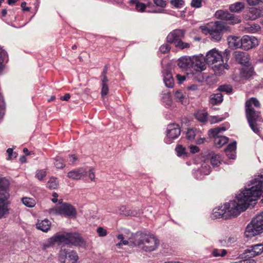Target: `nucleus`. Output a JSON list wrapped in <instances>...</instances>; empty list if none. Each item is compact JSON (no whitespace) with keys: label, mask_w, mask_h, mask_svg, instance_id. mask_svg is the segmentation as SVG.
Listing matches in <instances>:
<instances>
[{"label":"nucleus","mask_w":263,"mask_h":263,"mask_svg":"<svg viewBox=\"0 0 263 263\" xmlns=\"http://www.w3.org/2000/svg\"><path fill=\"white\" fill-rule=\"evenodd\" d=\"M263 192V179L256 178L252 183V186L246 189L236 197V199L224 203L228 215L230 218L238 216L245 211L250 205L255 204V201Z\"/></svg>","instance_id":"obj_1"},{"label":"nucleus","mask_w":263,"mask_h":263,"mask_svg":"<svg viewBox=\"0 0 263 263\" xmlns=\"http://www.w3.org/2000/svg\"><path fill=\"white\" fill-rule=\"evenodd\" d=\"M259 108L260 104L256 98H251L246 101L245 103V112L247 121L251 129L256 134L259 135L261 127L260 123L263 122L260 111L255 110L253 107Z\"/></svg>","instance_id":"obj_2"},{"label":"nucleus","mask_w":263,"mask_h":263,"mask_svg":"<svg viewBox=\"0 0 263 263\" xmlns=\"http://www.w3.org/2000/svg\"><path fill=\"white\" fill-rule=\"evenodd\" d=\"M134 246H138L139 249L145 252H151L156 249L159 241L153 235L144 234L141 232L137 233L133 241Z\"/></svg>","instance_id":"obj_3"},{"label":"nucleus","mask_w":263,"mask_h":263,"mask_svg":"<svg viewBox=\"0 0 263 263\" xmlns=\"http://www.w3.org/2000/svg\"><path fill=\"white\" fill-rule=\"evenodd\" d=\"M9 181L5 177H0V219L6 217L9 214Z\"/></svg>","instance_id":"obj_4"},{"label":"nucleus","mask_w":263,"mask_h":263,"mask_svg":"<svg viewBox=\"0 0 263 263\" xmlns=\"http://www.w3.org/2000/svg\"><path fill=\"white\" fill-rule=\"evenodd\" d=\"M202 32L205 35L210 34L212 40L219 41L221 39L224 31H230V27L226 26L221 21H216L208 24L206 26H201Z\"/></svg>","instance_id":"obj_5"},{"label":"nucleus","mask_w":263,"mask_h":263,"mask_svg":"<svg viewBox=\"0 0 263 263\" xmlns=\"http://www.w3.org/2000/svg\"><path fill=\"white\" fill-rule=\"evenodd\" d=\"M205 61L209 65H213L218 62V64H215L212 68L214 71L218 74L222 73V71L225 69L229 68L227 64H223V61L222 60V55L215 49H212L209 51L205 57Z\"/></svg>","instance_id":"obj_6"},{"label":"nucleus","mask_w":263,"mask_h":263,"mask_svg":"<svg viewBox=\"0 0 263 263\" xmlns=\"http://www.w3.org/2000/svg\"><path fill=\"white\" fill-rule=\"evenodd\" d=\"M263 232V211L254 217L247 226L245 234L251 237Z\"/></svg>","instance_id":"obj_7"},{"label":"nucleus","mask_w":263,"mask_h":263,"mask_svg":"<svg viewBox=\"0 0 263 263\" xmlns=\"http://www.w3.org/2000/svg\"><path fill=\"white\" fill-rule=\"evenodd\" d=\"M226 130L225 127H218L211 128L209 130V136L213 138L214 144L217 147H221L224 144L228 143L229 141L228 137L219 135L220 133Z\"/></svg>","instance_id":"obj_8"},{"label":"nucleus","mask_w":263,"mask_h":263,"mask_svg":"<svg viewBox=\"0 0 263 263\" xmlns=\"http://www.w3.org/2000/svg\"><path fill=\"white\" fill-rule=\"evenodd\" d=\"M79 259L76 252L62 249L59 253L60 263H77Z\"/></svg>","instance_id":"obj_9"},{"label":"nucleus","mask_w":263,"mask_h":263,"mask_svg":"<svg viewBox=\"0 0 263 263\" xmlns=\"http://www.w3.org/2000/svg\"><path fill=\"white\" fill-rule=\"evenodd\" d=\"M215 16L217 18L226 21L230 24L233 25L241 22L239 16L222 10L217 11L215 13Z\"/></svg>","instance_id":"obj_10"},{"label":"nucleus","mask_w":263,"mask_h":263,"mask_svg":"<svg viewBox=\"0 0 263 263\" xmlns=\"http://www.w3.org/2000/svg\"><path fill=\"white\" fill-rule=\"evenodd\" d=\"M57 211L58 213L63 214L69 218H75L77 216L76 209L71 204L67 203H64L59 206Z\"/></svg>","instance_id":"obj_11"},{"label":"nucleus","mask_w":263,"mask_h":263,"mask_svg":"<svg viewBox=\"0 0 263 263\" xmlns=\"http://www.w3.org/2000/svg\"><path fill=\"white\" fill-rule=\"evenodd\" d=\"M185 31L182 29H175L171 32L166 37L167 43L176 44L184 37Z\"/></svg>","instance_id":"obj_12"},{"label":"nucleus","mask_w":263,"mask_h":263,"mask_svg":"<svg viewBox=\"0 0 263 263\" xmlns=\"http://www.w3.org/2000/svg\"><path fill=\"white\" fill-rule=\"evenodd\" d=\"M258 45V40L253 36L244 35L241 38V48L248 50Z\"/></svg>","instance_id":"obj_13"},{"label":"nucleus","mask_w":263,"mask_h":263,"mask_svg":"<svg viewBox=\"0 0 263 263\" xmlns=\"http://www.w3.org/2000/svg\"><path fill=\"white\" fill-rule=\"evenodd\" d=\"M262 12L260 8L251 7L245 11L243 17L246 20L254 21L260 17Z\"/></svg>","instance_id":"obj_14"},{"label":"nucleus","mask_w":263,"mask_h":263,"mask_svg":"<svg viewBox=\"0 0 263 263\" xmlns=\"http://www.w3.org/2000/svg\"><path fill=\"white\" fill-rule=\"evenodd\" d=\"M181 129L178 124H170L167 127V137L170 139H176L180 135Z\"/></svg>","instance_id":"obj_15"},{"label":"nucleus","mask_w":263,"mask_h":263,"mask_svg":"<svg viewBox=\"0 0 263 263\" xmlns=\"http://www.w3.org/2000/svg\"><path fill=\"white\" fill-rule=\"evenodd\" d=\"M68 244L76 246H83L85 241L81 235L78 233H69Z\"/></svg>","instance_id":"obj_16"},{"label":"nucleus","mask_w":263,"mask_h":263,"mask_svg":"<svg viewBox=\"0 0 263 263\" xmlns=\"http://www.w3.org/2000/svg\"><path fill=\"white\" fill-rule=\"evenodd\" d=\"M212 218L213 219L222 218L225 219L230 218V216L228 215L227 209L224 208V204L213 210Z\"/></svg>","instance_id":"obj_17"},{"label":"nucleus","mask_w":263,"mask_h":263,"mask_svg":"<svg viewBox=\"0 0 263 263\" xmlns=\"http://www.w3.org/2000/svg\"><path fill=\"white\" fill-rule=\"evenodd\" d=\"M263 251V243L251 246L244 251V254H248L251 257H254L261 254Z\"/></svg>","instance_id":"obj_18"},{"label":"nucleus","mask_w":263,"mask_h":263,"mask_svg":"<svg viewBox=\"0 0 263 263\" xmlns=\"http://www.w3.org/2000/svg\"><path fill=\"white\" fill-rule=\"evenodd\" d=\"M87 172L83 168H79L74 170L68 173L67 177L72 180H80L84 176H86Z\"/></svg>","instance_id":"obj_19"},{"label":"nucleus","mask_w":263,"mask_h":263,"mask_svg":"<svg viewBox=\"0 0 263 263\" xmlns=\"http://www.w3.org/2000/svg\"><path fill=\"white\" fill-rule=\"evenodd\" d=\"M234 57L239 63L241 64H247L249 61V55L245 52L236 51L234 53Z\"/></svg>","instance_id":"obj_20"},{"label":"nucleus","mask_w":263,"mask_h":263,"mask_svg":"<svg viewBox=\"0 0 263 263\" xmlns=\"http://www.w3.org/2000/svg\"><path fill=\"white\" fill-rule=\"evenodd\" d=\"M163 80L165 86L169 88H172L174 84V79L171 71L165 69L163 71Z\"/></svg>","instance_id":"obj_21"},{"label":"nucleus","mask_w":263,"mask_h":263,"mask_svg":"<svg viewBox=\"0 0 263 263\" xmlns=\"http://www.w3.org/2000/svg\"><path fill=\"white\" fill-rule=\"evenodd\" d=\"M236 142L229 144L225 149V153L229 159H234L236 157Z\"/></svg>","instance_id":"obj_22"},{"label":"nucleus","mask_w":263,"mask_h":263,"mask_svg":"<svg viewBox=\"0 0 263 263\" xmlns=\"http://www.w3.org/2000/svg\"><path fill=\"white\" fill-rule=\"evenodd\" d=\"M228 44L230 47L234 48H241V39L237 36H230L228 38Z\"/></svg>","instance_id":"obj_23"},{"label":"nucleus","mask_w":263,"mask_h":263,"mask_svg":"<svg viewBox=\"0 0 263 263\" xmlns=\"http://www.w3.org/2000/svg\"><path fill=\"white\" fill-rule=\"evenodd\" d=\"M36 228L44 232H47L50 229L51 222L48 219H44L41 221H38L36 224Z\"/></svg>","instance_id":"obj_24"},{"label":"nucleus","mask_w":263,"mask_h":263,"mask_svg":"<svg viewBox=\"0 0 263 263\" xmlns=\"http://www.w3.org/2000/svg\"><path fill=\"white\" fill-rule=\"evenodd\" d=\"M245 8V4L243 2H236L229 6V10L231 12L239 13Z\"/></svg>","instance_id":"obj_25"},{"label":"nucleus","mask_w":263,"mask_h":263,"mask_svg":"<svg viewBox=\"0 0 263 263\" xmlns=\"http://www.w3.org/2000/svg\"><path fill=\"white\" fill-rule=\"evenodd\" d=\"M54 243L59 242L65 244H68L69 233L66 234H56L52 237Z\"/></svg>","instance_id":"obj_26"},{"label":"nucleus","mask_w":263,"mask_h":263,"mask_svg":"<svg viewBox=\"0 0 263 263\" xmlns=\"http://www.w3.org/2000/svg\"><path fill=\"white\" fill-rule=\"evenodd\" d=\"M223 101V96L219 92L213 94L210 97V103L212 105H217L221 103Z\"/></svg>","instance_id":"obj_27"},{"label":"nucleus","mask_w":263,"mask_h":263,"mask_svg":"<svg viewBox=\"0 0 263 263\" xmlns=\"http://www.w3.org/2000/svg\"><path fill=\"white\" fill-rule=\"evenodd\" d=\"M254 74V70L252 67H247L243 68L240 72L241 78L245 79H249Z\"/></svg>","instance_id":"obj_28"},{"label":"nucleus","mask_w":263,"mask_h":263,"mask_svg":"<svg viewBox=\"0 0 263 263\" xmlns=\"http://www.w3.org/2000/svg\"><path fill=\"white\" fill-rule=\"evenodd\" d=\"M178 65L181 68L186 69L190 66V60L187 58H181L178 61Z\"/></svg>","instance_id":"obj_29"},{"label":"nucleus","mask_w":263,"mask_h":263,"mask_svg":"<svg viewBox=\"0 0 263 263\" xmlns=\"http://www.w3.org/2000/svg\"><path fill=\"white\" fill-rule=\"evenodd\" d=\"M253 257L250 256L248 254H244V252L241 255V258L243 259L239 260L238 263H256L255 260L253 259Z\"/></svg>","instance_id":"obj_30"},{"label":"nucleus","mask_w":263,"mask_h":263,"mask_svg":"<svg viewBox=\"0 0 263 263\" xmlns=\"http://www.w3.org/2000/svg\"><path fill=\"white\" fill-rule=\"evenodd\" d=\"M211 163L213 166H218L221 163V157L218 154H213L211 158Z\"/></svg>","instance_id":"obj_31"},{"label":"nucleus","mask_w":263,"mask_h":263,"mask_svg":"<svg viewBox=\"0 0 263 263\" xmlns=\"http://www.w3.org/2000/svg\"><path fill=\"white\" fill-rule=\"evenodd\" d=\"M59 185L57 178L51 177L50 178L47 184V187L50 190L56 189Z\"/></svg>","instance_id":"obj_32"},{"label":"nucleus","mask_w":263,"mask_h":263,"mask_svg":"<svg viewBox=\"0 0 263 263\" xmlns=\"http://www.w3.org/2000/svg\"><path fill=\"white\" fill-rule=\"evenodd\" d=\"M260 29V26L257 24H253L251 25L245 27L246 31L249 33H255L259 31Z\"/></svg>","instance_id":"obj_33"},{"label":"nucleus","mask_w":263,"mask_h":263,"mask_svg":"<svg viewBox=\"0 0 263 263\" xmlns=\"http://www.w3.org/2000/svg\"><path fill=\"white\" fill-rule=\"evenodd\" d=\"M23 203L30 208L33 207L35 205V200L31 198L24 197L22 199Z\"/></svg>","instance_id":"obj_34"},{"label":"nucleus","mask_w":263,"mask_h":263,"mask_svg":"<svg viewBox=\"0 0 263 263\" xmlns=\"http://www.w3.org/2000/svg\"><path fill=\"white\" fill-rule=\"evenodd\" d=\"M227 254V251L224 249H215L212 252V254L214 257H223Z\"/></svg>","instance_id":"obj_35"},{"label":"nucleus","mask_w":263,"mask_h":263,"mask_svg":"<svg viewBox=\"0 0 263 263\" xmlns=\"http://www.w3.org/2000/svg\"><path fill=\"white\" fill-rule=\"evenodd\" d=\"M174 45L177 48L183 50L186 48H189L190 47L191 44L189 43L183 42L181 40L180 41L177 42Z\"/></svg>","instance_id":"obj_36"},{"label":"nucleus","mask_w":263,"mask_h":263,"mask_svg":"<svg viewBox=\"0 0 263 263\" xmlns=\"http://www.w3.org/2000/svg\"><path fill=\"white\" fill-rule=\"evenodd\" d=\"M175 151L178 156H186V149L185 147L181 145H177L176 147Z\"/></svg>","instance_id":"obj_37"},{"label":"nucleus","mask_w":263,"mask_h":263,"mask_svg":"<svg viewBox=\"0 0 263 263\" xmlns=\"http://www.w3.org/2000/svg\"><path fill=\"white\" fill-rule=\"evenodd\" d=\"M218 89L220 92H226L227 93L232 92L233 90L232 86L228 85L220 86Z\"/></svg>","instance_id":"obj_38"},{"label":"nucleus","mask_w":263,"mask_h":263,"mask_svg":"<svg viewBox=\"0 0 263 263\" xmlns=\"http://www.w3.org/2000/svg\"><path fill=\"white\" fill-rule=\"evenodd\" d=\"M54 244V242L53 240V238H52V237L50 238L47 242L43 243L42 245V249L43 250H45L46 249L49 248L52 246Z\"/></svg>","instance_id":"obj_39"},{"label":"nucleus","mask_w":263,"mask_h":263,"mask_svg":"<svg viewBox=\"0 0 263 263\" xmlns=\"http://www.w3.org/2000/svg\"><path fill=\"white\" fill-rule=\"evenodd\" d=\"M54 165L58 168H63L65 167V165L64 163V160L61 158H57L54 162Z\"/></svg>","instance_id":"obj_40"},{"label":"nucleus","mask_w":263,"mask_h":263,"mask_svg":"<svg viewBox=\"0 0 263 263\" xmlns=\"http://www.w3.org/2000/svg\"><path fill=\"white\" fill-rule=\"evenodd\" d=\"M117 238L119 240H120V242H118L117 244V246L119 248H120L122 245H127L128 244V241L127 240L124 239V236L122 234H119L117 236Z\"/></svg>","instance_id":"obj_41"},{"label":"nucleus","mask_w":263,"mask_h":263,"mask_svg":"<svg viewBox=\"0 0 263 263\" xmlns=\"http://www.w3.org/2000/svg\"><path fill=\"white\" fill-rule=\"evenodd\" d=\"M196 136L195 130L193 129H188L186 133V138L189 140H192Z\"/></svg>","instance_id":"obj_42"},{"label":"nucleus","mask_w":263,"mask_h":263,"mask_svg":"<svg viewBox=\"0 0 263 263\" xmlns=\"http://www.w3.org/2000/svg\"><path fill=\"white\" fill-rule=\"evenodd\" d=\"M203 0H192L191 6L195 8H199L202 7Z\"/></svg>","instance_id":"obj_43"},{"label":"nucleus","mask_w":263,"mask_h":263,"mask_svg":"<svg viewBox=\"0 0 263 263\" xmlns=\"http://www.w3.org/2000/svg\"><path fill=\"white\" fill-rule=\"evenodd\" d=\"M171 49V46L168 44H164L160 47L159 50L162 53H167Z\"/></svg>","instance_id":"obj_44"},{"label":"nucleus","mask_w":263,"mask_h":263,"mask_svg":"<svg viewBox=\"0 0 263 263\" xmlns=\"http://www.w3.org/2000/svg\"><path fill=\"white\" fill-rule=\"evenodd\" d=\"M141 211L139 209H133L129 210V216L138 217L140 215Z\"/></svg>","instance_id":"obj_45"},{"label":"nucleus","mask_w":263,"mask_h":263,"mask_svg":"<svg viewBox=\"0 0 263 263\" xmlns=\"http://www.w3.org/2000/svg\"><path fill=\"white\" fill-rule=\"evenodd\" d=\"M146 8V5H145L144 3L139 2L136 4V9L139 12H144Z\"/></svg>","instance_id":"obj_46"},{"label":"nucleus","mask_w":263,"mask_h":263,"mask_svg":"<svg viewBox=\"0 0 263 263\" xmlns=\"http://www.w3.org/2000/svg\"><path fill=\"white\" fill-rule=\"evenodd\" d=\"M46 175V171L43 170L37 171L35 175L36 177L40 180H42Z\"/></svg>","instance_id":"obj_47"},{"label":"nucleus","mask_w":263,"mask_h":263,"mask_svg":"<svg viewBox=\"0 0 263 263\" xmlns=\"http://www.w3.org/2000/svg\"><path fill=\"white\" fill-rule=\"evenodd\" d=\"M7 153L8 155V160H11L13 158H15L17 157V153L16 152H13V149L10 148L7 150Z\"/></svg>","instance_id":"obj_48"},{"label":"nucleus","mask_w":263,"mask_h":263,"mask_svg":"<svg viewBox=\"0 0 263 263\" xmlns=\"http://www.w3.org/2000/svg\"><path fill=\"white\" fill-rule=\"evenodd\" d=\"M129 209L125 206H121L119 209L120 213L125 216H129Z\"/></svg>","instance_id":"obj_49"},{"label":"nucleus","mask_w":263,"mask_h":263,"mask_svg":"<svg viewBox=\"0 0 263 263\" xmlns=\"http://www.w3.org/2000/svg\"><path fill=\"white\" fill-rule=\"evenodd\" d=\"M171 4L176 8H179L183 5V0H171Z\"/></svg>","instance_id":"obj_50"},{"label":"nucleus","mask_w":263,"mask_h":263,"mask_svg":"<svg viewBox=\"0 0 263 263\" xmlns=\"http://www.w3.org/2000/svg\"><path fill=\"white\" fill-rule=\"evenodd\" d=\"M97 232L98 233L100 237H104L107 234V231L101 227H99L97 228Z\"/></svg>","instance_id":"obj_51"},{"label":"nucleus","mask_w":263,"mask_h":263,"mask_svg":"<svg viewBox=\"0 0 263 263\" xmlns=\"http://www.w3.org/2000/svg\"><path fill=\"white\" fill-rule=\"evenodd\" d=\"M175 97L179 101L182 102L184 97L181 91L177 90L175 93Z\"/></svg>","instance_id":"obj_52"},{"label":"nucleus","mask_w":263,"mask_h":263,"mask_svg":"<svg viewBox=\"0 0 263 263\" xmlns=\"http://www.w3.org/2000/svg\"><path fill=\"white\" fill-rule=\"evenodd\" d=\"M248 4L250 6H256L263 3V0H246Z\"/></svg>","instance_id":"obj_53"},{"label":"nucleus","mask_w":263,"mask_h":263,"mask_svg":"<svg viewBox=\"0 0 263 263\" xmlns=\"http://www.w3.org/2000/svg\"><path fill=\"white\" fill-rule=\"evenodd\" d=\"M154 3L157 6L160 7L161 8H164L165 7L166 4V2L164 0H154Z\"/></svg>","instance_id":"obj_54"},{"label":"nucleus","mask_w":263,"mask_h":263,"mask_svg":"<svg viewBox=\"0 0 263 263\" xmlns=\"http://www.w3.org/2000/svg\"><path fill=\"white\" fill-rule=\"evenodd\" d=\"M101 95L102 97L107 95L108 92V86L107 84H102Z\"/></svg>","instance_id":"obj_55"},{"label":"nucleus","mask_w":263,"mask_h":263,"mask_svg":"<svg viewBox=\"0 0 263 263\" xmlns=\"http://www.w3.org/2000/svg\"><path fill=\"white\" fill-rule=\"evenodd\" d=\"M198 120L201 122H205L207 120V115L205 114H199L197 116Z\"/></svg>","instance_id":"obj_56"},{"label":"nucleus","mask_w":263,"mask_h":263,"mask_svg":"<svg viewBox=\"0 0 263 263\" xmlns=\"http://www.w3.org/2000/svg\"><path fill=\"white\" fill-rule=\"evenodd\" d=\"M5 108L6 106L5 104L0 105V120H2L4 116Z\"/></svg>","instance_id":"obj_57"},{"label":"nucleus","mask_w":263,"mask_h":263,"mask_svg":"<svg viewBox=\"0 0 263 263\" xmlns=\"http://www.w3.org/2000/svg\"><path fill=\"white\" fill-rule=\"evenodd\" d=\"M88 176L91 181H95V174L93 168H91L89 170Z\"/></svg>","instance_id":"obj_58"},{"label":"nucleus","mask_w":263,"mask_h":263,"mask_svg":"<svg viewBox=\"0 0 263 263\" xmlns=\"http://www.w3.org/2000/svg\"><path fill=\"white\" fill-rule=\"evenodd\" d=\"M190 152L192 154H195L199 152V148L198 146L191 145L190 146Z\"/></svg>","instance_id":"obj_59"},{"label":"nucleus","mask_w":263,"mask_h":263,"mask_svg":"<svg viewBox=\"0 0 263 263\" xmlns=\"http://www.w3.org/2000/svg\"><path fill=\"white\" fill-rule=\"evenodd\" d=\"M176 78L178 81L179 84H181L186 79L185 76H181L180 74H177Z\"/></svg>","instance_id":"obj_60"},{"label":"nucleus","mask_w":263,"mask_h":263,"mask_svg":"<svg viewBox=\"0 0 263 263\" xmlns=\"http://www.w3.org/2000/svg\"><path fill=\"white\" fill-rule=\"evenodd\" d=\"M222 120V118H218L217 117H213L212 118V121H211V123H217V122H220Z\"/></svg>","instance_id":"obj_61"},{"label":"nucleus","mask_w":263,"mask_h":263,"mask_svg":"<svg viewBox=\"0 0 263 263\" xmlns=\"http://www.w3.org/2000/svg\"><path fill=\"white\" fill-rule=\"evenodd\" d=\"M230 55V52L229 51L226 50L223 53V57H222V60H223V59H226V61H227L229 59V57Z\"/></svg>","instance_id":"obj_62"},{"label":"nucleus","mask_w":263,"mask_h":263,"mask_svg":"<svg viewBox=\"0 0 263 263\" xmlns=\"http://www.w3.org/2000/svg\"><path fill=\"white\" fill-rule=\"evenodd\" d=\"M70 98L69 93H66L64 96L61 97V100L63 101H67Z\"/></svg>","instance_id":"obj_63"},{"label":"nucleus","mask_w":263,"mask_h":263,"mask_svg":"<svg viewBox=\"0 0 263 263\" xmlns=\"http://www.w3.org/2000/svg\"><path fill=\"white\" fill-rule=\"evenodd\" d=\"M26 5V3L24 2H22L21 6L23 8V10L24 11H28L30 10V8L29 7H25V6Z\"/></svg>","instance_id":"obj_64"}]
</instances>
